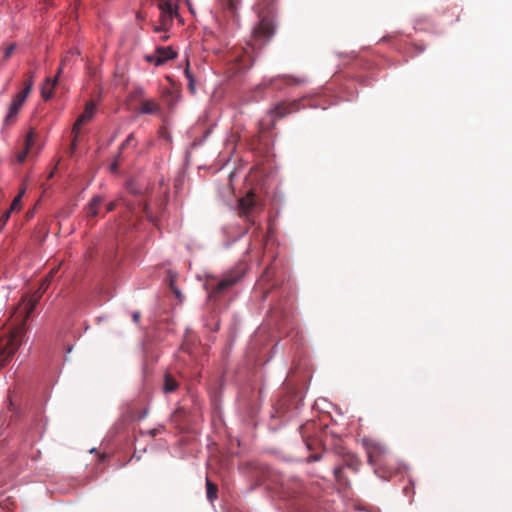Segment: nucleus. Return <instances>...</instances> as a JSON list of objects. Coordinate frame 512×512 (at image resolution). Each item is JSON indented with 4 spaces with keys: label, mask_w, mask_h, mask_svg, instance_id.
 Returning <instances> with one entry per match:
<instances>
[{
    "label": "nucleus",
    "mask_w": 512,
    "mask_h": 512,
    "mask_svg": "<svg viewBox=\"0 0 512 512\" xmlns=\"http://www.w3.org/2000/svg\"><path fill=\"white\" fill-rule=\"evenodd\" d=\"M344 465L350 469H352L354 472L358 471L360 465H361V461L360 459L352 454V453H347L344 458Z\"/></svg>",
    "instance_id": "16"
},
{
    "label": "nucleus",
    "mask_w": 512,
    "mask_h": 512,
    "mask_svg": "<svg viewBox=\"0 0 512 512\" xmlns=\"http://www.w3.org/2000/svg\"><path fill=\"white\" fill-rule=\"evenodd\" d=\"M184 74H185V77L187 78V80L193 79V75H192V73H191V71L189 69V64L185 68Z\"/></svg>",
    "instance_id": "35"
},
{
    "label": "nucleus",
    "mask_w": 512,
    "mask_h": 512,
    "mask_svg": "<svg viewBox=\"0 0 512 512\" xmlns=\"http://www.w3.org/2000/svg\"><path fill=\"white\" fill-rule=\"evenodd\" d=\"M207 499L213 502L217 498L218 487L212 483L208 478L206 479Z\"/></svg>",
    "instance_id": "17"
},
{
    "label": "nucleus",
    "mask_w": 512,
    "mask_h": 512,
    "mask_svg": "<svg viewBox=\"0 0 512 512\" xmlns=\"http://www.w3.org/2000/svg\"><path fill=\"white\" fill-rule=\"evenodd\" d=\"M414 48H415L417 54H420V53L424 52V50H425L424 46L417 45V44L414 45Z\"/></svg>",
    "instance_id": "37"
},
{
    "label": "nucleus",
    "mask_w": 512,
    "mask_h": 512,
    "mask_svg": "<svg viewBox=\"0 0 512 512\" xmlns=\"http://www.w3.org/2000/svg\"><path fill=\"white\" fill-rule=\"evenodd\" d=\"M151 434H152L153 436H154V435H156V431H155V430H153V431L151 432Z\"/></svg>",
    "instance_id": "43"
},
{
    "label": "nucleus",
    "mask_w": 512,
    "mask_h": 512,
    "mask_svg": "<svg viewBox=\"0 0 512 512\" xmlns=\"http://www.w3.org/2000/svg\"><path fill=\"white\" fill-rule=\"evenodd\" d=\"M185 414V410L183 408H177L173 414V420L176 419L178 416H183Z\"/></svg>",
    "instance_id": "34"
},
{
    "label": "nucleus",
    "mask_w": 512,
    "mask_h": 512,
    "mask_svg": "<svg viewBox=\"0 0 512 512\" xmlns=\"http://www.w3.org/2000/svg\"><path fill=\"white\" fill-rule=\"evenodd\" d=\"M301 487L302 484L300 480L296 478L291 479V486L287 484V495L292 496L293 494L297 493Z\"/></svg>",
    "instance_id": "19"
},
{
    "label": "nucleus",
    "mask_w": 512,
    "mask_h": 512,
    "mask_svg": "<svg viewBox=\"0 0 512 512\" xmlns=\"http://www.w3.org/2000/svg\"><path fill=\"white\" fill-rule=\"evenodd\" d=\"M130 145L136 146V139L134 133H130L126 140L120 145L119 152L122 153V151Z\"/></svg>",
    "instance_id": "23"
},
{
    "label": "nucleus",
    "mask_w": 512,
    "mask_h": 512,
    "mask_svg": "<svg viewBox=\"0 0 512 512\" xmlns=\"http://www.w3.org/2000/svg\"><path fill=\"white\" fill-rule=\"evenodd\" d=\"M188 88H189V89H190V91H192V92H194V91H195L194 78H193V79L188 80Z\"/></svg>",
    "instance_id": "39"
},
{
    "label": "nucleus",
    "mask_w": 512,
    "mask_h": 512,
    "mask_svg": "<svg viewBox=\"0 0 512 512\" xmlns=\"http://www.w3.org/2000/svg\"><path fill=\"white\" fill-rule=\"evenodd\" d=\"M67 59H68V56H65V57H63V58H62L61 63H60V67L58 68V71H57V73H56V75H55L54 79H57V80H58L59 76H60V75H61V73L63 72V68H64V65H65V63H66Z\"/></svg>",
    "instance_id": "29"
},
{
    "label": "nucleus",
    "mask_w": 512,
    "mask_h": 512,
    "mask_svg": "<svg viewBox=\"0 0 512 512\" xmlns=\"http://www.w3.org/2000/svg\"><path fill=\"white\" fill-rule=\"evenodd\" d=\"M120 158H121V153H120V152H118V154H117V155H116V157H115L114 162H113V163L111 164V166H110V171H111L112 173H116V172H117V170H118V166H119V162H120Z\"/></svg>",
    "instance_id": "26"
},
{
    "label": "nucleus",
    "mask_w": 512,
    "mask_h": 512,
    "mask_svg": "<svg viewBox=\"0 0 512 512\" xmlns=\"http://www.w3.org/2000/svg\"><path fill=\"white\" fill-rule=\"evenodd\" d=\"M116 207V203L115 202H110L107 207H106V212H111L115 209Z\"/></svg>",
    "instance_id": "38"
},
{
    "label": "nucleus",
    "mask_w": 512,
    "mask_h": 512,
    "mask_svg": "<svg viewBox=\"0 0 512 512\" xmlns=\"http://www.w3.org/2000/svg\"><path fill=\"white\" fill-rule=\"evenodd\" d=\"M161 110L160 105L152 99L143 100L139 109L140 114H157Z\"/></svg>",
    "instance_id": "12"
},
{
    "label": "nucleus",
    "mask_w": 512,
    "mask_h": 512,
    "mask_svg": "<svg viewBox=\"0 0 512 512\" xmlns=\"http://www.w3.org/2000/svg\"><path fill=\"white\" fill-rule=\"evenodd\" d=\"M25 193V188H22L19 192V194L14 198V200L11 203L10 208L7 211H10V213L14 210H20L21 208V198Z\"/></svg>",
    "instance_id": "20"
},
{
    "label": "nucleus",
    "mask_w": 512,
    "mask_h": 512,
    "mask_svg": "<svg viewBox=\"0 0 512 512\" xmlns=\"http://www.w3.org/2000/svg\"><path fill=\"white\" fill-rule=\"evenodd\" d=\"M58 268H55V269H52L50 271V273L48 274V276L46 277V279L44 280L43 284H42V288L46 287L49 285L51 279L53 278L54 274L57 272Z\"/></svg>",
    "instance_id": "28"
},
{
    "label": "nucleus",
    "mask_w": 512,
    "mask_h": 512,
    "mask_svg": "<svg viewBox=\"0 0 512 512\" xmlns=\"http://www.w3.org/2000/svg\"><path fill=\"white\" fill-rule=\"evenodd\" d=\"M155 31H156V32H160V31H162V28H161V27H156V28H155Z\"/></svg>",
    "instance_id": "42"
},
{
    "label": "nucleus",
    "mask_w": 512,
    "mask_h": 512,
    "mask_svg": "<svg viewBox=\"0 0 512 512\" xmlns=\"http://www.w3.org/2000/svg\"><path fill=\"white\" fill-rule=\"evenodd\" d=\"M144 95V90L142 88H137L133 91L134 98H141Z\"/></svg>",
    "instance_id": "33"
},
{
    "label": "nucleus",
    "mask_w": 512,
    "mask_h": 512,
    "mask_svg": "<svg viewBox=\"0 0 512 512\" xmlns=\"http://www.w3.org/2000/svg\"><path fill=\"white\" fill-rule=\"evenodd\" d=\"M57 84V79L46 78L41 86V96L47 101L52 98L54 88Z\"/></svg>",
    "instance_id": "11"
},
{
    "label": "nucleus",
    "mask_w": 512,
    "mask_h": 512,
    "mask_svg": "<svg viewBox=\"0 0 512 512\" xmlns=\"http://www.w3.org/2000/svg\"><path fill=\"white\" fill-rule=\"evenodd\" d=\"M28 76V79L24 82V86L25 85H28L29 83L31 84L30 85V92L32 91V88H33V84H34V77H35V73L34 72H29L27 74Z\"/></svg>",
    "instance_id": "30"
},
{
    "label": "nucleus",
    "mask_w": 512,
    "mask_h": 512,
    "mask_svg": "<svg viewBox=\"0 0 512 512\" xmlns=\"http://www.w3.org/2000/svg\"><path fill=\"white\" fill-rule=\"evenodd\" d=\"M175 57L176 53L171 47H158L155 51V55L148 56L146 59L148 62H154L155 65L160 66Z\"/></svg>",
    "instance_id": "10"
},
{
    "label": "nucleus",
    "mask_w": 512,
    "mask_h": 512,
    "mask_svg": "<svg viewBox=\"0 0 512 512\" xmlns=\"http://www.w3.org/2000/svg\"><path fill=\"white\" fill-rule=\"evenodd\" d=\"M159 8L162 11V21L166 22L171 20L174 14H177L175 6L169 1H162L159 3Z\"/></svg>",
    "instance_id": "13"
},
{
    "label": "nucleus",
    "mask_w": 512,
    "mask_h": 512,
    "mask_svg": "<svg viewBox=\"0 0 512 512\" xmlns=\"http://www.w3.org/2000/svg\"><path fill=\"white\" fill-rule=\"evenodd\" d=\"M300 110V100L293 101H282L276 103L270 110L268 111V116L271 117V124L269 128L275 127V122L277 119H282L294 112Z\"/></svg>",
    "instance_id": "5"
},
{
    "label": "nucleus",
    "mask_w": 512,
    "mask_h": 512,
    "mask_svg": "<svg viewBox=\"0 0 512 512\" xmlns=\"http://www.w3.org/2000/svg\"><path fill=\"white\" fill-rule=\"evenodd\" d=\"M102 203H103L102 196L93 197L86 207L87 215L90 217L97 216L99 213V207Z\"/></svg>",
    "instance_id": "14"
},
{
    "label": "nucleus",
    "mask_w": 512,
    "mask_h": 512,
    "mask_svg": "<svg viewBox=\"0 0 512 512\" xmlns=\"http://www.w3.org/2000/svg\"><path fill=\"white\" fill-rule=\"evenodd\" d=\"M240 280V276L230 274L226 275L221 281H219L214 287L209 291V298L217 300L220 295L235 285Z\"/></svg>",
    "instance_id": "9"
},
{
    "label": "nucleus",
    "mask_w": 512,
    "mask_h": 512,
    "mask_svg": "<svg viewBox=\"0 0 512 512\" xmlns=\"http://www.w3.org/2000/svg\"><path fill=\"white\" fill-rule=\"evenodd\" d=\"M28 153H29V150H27V149H24L23 151L19 152V153L17 154V161H18L19 163L24 162V161H25V159H26V157H27V155H28Z\"/></svg>",
    "instance_id": "31"
},
{
    "label": "nucleus",
    "mask_w": 512,
    "mask_h": 512,
    "mask_svg": "<svg viewBox=\"0 0 512 512\" xmlns=\"http://www.w3.org/2000/svg\"><path fill=\"white\" fill-rule=\"evenodd\" d=\"M10 211H5L3 215L0 217V231H2L10 218Z\"/></svg>",
    "instance_id": "25"
},
{
    "label": "nucleus",
    "mask_w": 512,
    "mask_h": 512,
    "mask_svg": "<svg viewBox=\"0 0 512 512\" xmlns=\"http://www.w3.org/2000/svg\"><path fill=\"white\" fill-rule=\"evenodd\" d=\"M16 48H17V45L15 43H11L4 49L3 57H2V60L0 61V65L3 64L4 62H6L13 55Z\"/></svg>",
    "instance_id": "21"
},
{
    "label": "nucleus",
    "mask_w": 512,
    "mask_h": 512,
    "mask_svg": "<svg viewBox=\"0 0 512 512\" xmlns=\"http://www.w3.org/2000/svg\"><path fill=\"white\" fill-rule=\"evenodd\" d=\"M95 113V104L93 102H88L85 105L84 112L78 116L77 120L75 121L73 128H72V134H73V140L70 147V153H74L76 146H77V139L79 135V129L81 125L89 122Z\"/></svg>",
    "instance_id": "8"
},
{
    "label": "nucleus",
    "mask_w": 512,
    "mask_h": 512,
    "mask_svg": "<svg viewBox=\"0 0 512 512\" xmlns=\"http://www.w3.org/2000/svg\"><path fill=\"white\" fill-rule=\"evenodd\" d=\"M58 268H55V269H52L50 271V273L48 274V276L46 277V279L44 280L43 284H42V288L46 287L49 285L51 279L53 278L54 274L57 272Z\"/></svg>",
    "instance_id": "27"
},
{
    "label": "nucleus",
    "mask_w": 512,
    "mask_h": 512,
    "mask_svg": "<svg viewBox=\"0 0 512 512\" xmlns=\"http://www.w3.org/2000/svg\"><path fill=\"white\" fill-rule=\"evenodd\" d=\"M35 306V301H28L15 310L13 318L17 324L9 336L0 340V366H5L18 350L26 332V322L34 311Z\"/></svg>",
    "instance_id": "1"
},
{
    "label": "nucleus",
    "mask_w": 512,
    "mask_h": 512,
    "mask_svg": "<svg viewBox=\"0 0 512 512\" xmlns=\"http://www.w3.org/2000/svg\"><path fill=\"white\" fill-rule=\"evenodd\" d=\"M341 472H342V467H337V468H335V470H334V474H335L336 478H338V477H339V475H340V473H341Z\"/></svg>",
    "instance_id": "40"
},
{
    "label": "nucleus",
    "mask_w": 512,
    "mask_h": 512,
    "mask_svg": "<svg viewBox=\"0 0 512 512\" xmlns=\"http://www.w3.org/2000/svg\"><path fill=\"white\" fill-rule=\"evenodd\" d=\"M178 387L179 384L177 380L170 373H166L164 375L163 392L172 393L176 391Z\"/></svg>",
    "instance_id": "15"
},
{
    "label": "nucleus",
    "mask_w": 512,
    "mask_h": 512,
    "mask_svg": "<svg viewBox=\"0 0 512 512\" xmlns=\"http://www.w3.org/2000/svg\"><path fill=\"white\" fill-rule=\"evenodd\" d=\"M239 0H227V5L230 11L234 12L237 9Z\"/></svg>",
    "instance_id": "32"
},
{
    "label": "nucleus",
    "mask_w": 512,
    "mask_h": 512,
    "mask_svg": "<svg viewBox=\"0 0 512 512\" xmlns=\"http://www.w3.org/2000/svg\"><path fill=\"white\" fill-rule=\"evenodd\" d=\"M36 137V131L34 128H31L29 132L26 135L25 143H24V149H27L30 151V148L34 144V140Z\"/></svg>",
    "instance_id": "22"
},
{
    "label": "nucleus",
    "mask_w": 512,
    "mask_h": 512,
    "mask_svg": "<svg viewBox=\"0 0 512 512\" xmlns=\"http://www.w3.org/2000/svg\"><path fill=\"white\" fill-rule=\"evenodd\" d=\"M143 212L146 216V218L151 221V222H156L157 221V216H155L153 214V212L151 211L150 207L148 204H143Z\"/></svg>",
    "instance_id": "24"
},
{
    "label": "nucleus",
    "mask_w": 512,
    "mask_h": 512,
    "mask_svg": "<svg viewBox=\"0 0 512 512\" xmlns=\"http://www.w3.org/2000/svg\"><path fill=\"white\" fill-rule=\"evenodd\" d=\"M363 445L367 452L370 465L378 466L384 462L388 449L382 442L372 438H364Z\"/></svg>",
    "instance_id": "4"
},
{
    "label": "nucleus",
    "mask_w": 512,
    "mask_h": 512,
    "mask_svg": "<svg viewBox=\"0 0 512 512\" xmlns=\"http://www.w3.org/2000/svg\"><path fill=\"white\" fill-rule=\"evenodd\" d=\"M30 85V83L28 85H25V87H23V89L13 97L8 107L7 115L4 119V125L9 126L16 121V117L21 107L23 106L28 95L30 94Z\"/></svg>",
    "instance_id": "6"
},
{
    "label": "nucleus",
    "mask_w": 512,
    "mask_h": 512,
    "mask_svg": "<svg viewBox=\"0 0 512 512\" xmlns=\"http://www.w3.org/2000/svg\"><path fill=\"white\" fill-rule=\"evenodd\" d=\"M311 426H313V423H306L300 426V433L302 435L303 441L305 442L309 450L312 449V440L306 436V432L309 430Z\"/></svg>",
    "instance_id": "18"
},
{
    "label": "nucleus",
    "mask_w": 512,
    "mask_h": 512,
    "mask_svg": "<svg viewBox=\"0 0 512 512\" xmlns=\"http://www.w3.org/2000/svg\"><path fill=\"white\" fill-rule=\"evenodd\" d=\"M319 460V456L317 455H311L308 457V461L311 462V461H317Z\"/></svg>",
    "instance_id": "41"
},
{
    "label": "nucleus",
    "mask_w": 512,
    "mask_h": 512,
    "mask_svg": "<svg viewBox=\"0 0 512 512\" xmlns=\"http://www.w3.org/2000/svg\"><path fill=\"white\" fill-rule=\"evenodd\" d=\"M260 210L256 195L252 191L238 200V215L250 223H254V217Z\"/></svg>",
    "instance_id": "3"
},
{
    "label": "nucleus",
    "mask_w": 512,
    "mask_h": 512,
    "mask_svg": "<svg viewBox=\"0 0 512 512\" xmlns=\"http://www.w3.org/2000/svg\"><path fill=\"white\" fill-rule=\"evenodd\" d=\"M140 312L139 311H135L133 314H132V319L135 323H138L139 320H140Z\"/></svg>",
    "instance_id": "36"
},
{
    "label": "nucleus",
    "mask_w": 512,
    "mask_h": 512,
    "mask_svg": "<svg viewBox=\"0 0 512 512\" xmlns=\"http://www.w3.org/2000/svg\"><path fill=\"white\" fill-rule=\"evenodd\" d=\"M300 83H302L301 80L295 79L290 76H278V77L270 78L268 80H264L261 84H259L255 88L253 98L255 100H258L259 97L257 96V93L262 92L265 89L272 88V89H276V90H281L283 85H294V84H300Z\"/></svg>",
    "instance_id": "7"
},
{
    "label": "nucleus",
    "mask_w": 512,
    "mask_h": 512,
    "mask_svg": "<svg viewBox=\"0 0 512 512\" xmlns=\"http://www.w3.org/2000/svg\"><path fill=\"white\" fill-rule=\"evenodd\" d=\"M275 2L276 0H259L257 4L259 22L253 29V38L256 41L266 42L275 34Z\"/></svg>",
    "instance_id": "2"
}]
</instances>
